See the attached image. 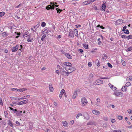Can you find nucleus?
I'll use <instances>...</instances> for the list:
<instances>
[{"label": "nucleus", "instance_id": "423d86ee", "mask_svg": "<svg viewBox=\"0 0 132 132\" xmlns=\"http://www.w3.org/2000/svg\"><path fill=\"white\" fill-rule=\"evenodd\" d=\"M103 83V81L102 80L99 79L97 80L95 82V84L98 85L102 84Z\"/></svg>", "mask_w": 132, "mask_h": 132}, {"label": "nucleus", "instance_id": "aec40b11", "mask_svg": "<svg viewBox=\"0 0 132 132\" xmlns=\"http://www.w3.org/2000/svg\"><path fill=\"white\" fill-rule=\"evenodd\" d=\"M49 88L50 92H53V88L51 85H50L49 86Z\"/></svg>", "mask_w": 132, "mask_h": 132}, {"label": "nucleus", "instance_id": "bb28decb", "mask_svg": "<svg viewBox=\"0 0 132 132\" xmlns=\"http://www.w3.org/2000/svg\"><path fill=\"white\" fill-rule=\"evenodd\" d=\"M30 97V96L29 95H28L27 96H24L22 98V99H26L28 98H29Z\"/></svg>", "mask_w": 132, "mask_h": 132}, {"label": "nucleus", "instance_id": "1a4fd4ad", "mask_svg": "<svg viewBox=\"0 0 132 132\" xmlns=\"http://www.w3.org/2000/svg\"><path fill=\"white\" fill-rule=\"evenodd\" d=\"M93 113L95 115H99L100 114V112L99 111L95 110H92Z\"/></svg>", "mask_w": 132, "mask_h": 132}, {"label": "nucleus", "instance_id": "9d476101", "mask_svg": "<svg viewBox=\"0 0 132 132\" xmlns=\"http://www.w3.org/2000/svg\"><path fill=\"white\" fill-rule=\"evenodd\" d=\"M78 31L77 29H75L74 30V33L73 34V36H75L77 37L78 36Z\"/></svg>", "mask_w": 132, "mask_h": 132}, {"label": "nucleus", "instance_id": "58836bf2", "mask_svg": "<svg viewBox=\"0 0 132 132\" xmlns=\"http://www.w3.org/2000/svg\"><path fill=\"white\" fill-rule=\"evenodd\" d=\"M15 19L17 20H20L21 19V18L20 17L18 16L17 15L15 16Z\"/></svg>", "mask_w": 132, "mask_h": 132}, {"label": "nucleus", "instance_id": "f8f14e48", "mask_svg": "<svg viewBox=\"0 0 132 132\" xmlns=\"http://www.w3.org/2000/svg\"><path fill=\"white\" fill-rule=\"evenodd\" d=\"M65 56L68 59H72V56L70 55L69 53H66L65 54Z\"/></svg>", "mask_w": 132, "mask_h": 132}, {"label": "nucleus", "instance_id": "20e7f679", "mask_svg": "<svg viewBox=\"0 0 132 132\" xmlns=\"http://www.w3.org/2000/svg\"><path fill=\"white\" fill-rule=\"evenodd\" d=\"M113 94L116 96H119L120 97H122L123 93L117 91H114Z\"/></svg>", "mask_w": 132, "mask_h": 132}, {"label": "nucleus", "instance_id": "5701e85b", "mask_svg": "<svg viewBox=\"0 0 132 132\" xmlns=\"http://www.w3.org/2000/svg\"><path fill=\"white\" fill-rule=\"evenodd\" d=\"M121 62L122 65L124 66H125L126 65V63L123 59H121Z\"/></svg>", "mask_w": 132, "mask_h": 132}, {"label": "nucleus", "instance_id": "6ab92c4d", "mask_svg": "<svg viewBox=\"0 0 132 132\" xmlns=\"http://www.w3.org/2000/svg\"><path fill=\"white\" fill-rule=\"evenodd\" d=\"M62 124L63 126L65 127L68 126V123L67 122L65 121H62Z\"/></svg>", "mask_w": 132, "mask_h": 132}, {"label": "nucleus", "instance_id": "603ef678", "mask_svg": "<svg viewBox=\"0 0 132 132\" xmlns=\"http://www.w3.org/2000/svg\"><path fill=\"white\" fill-rule=\"evenodd\" d=\"M27 36V32L25 33L23 35V37H26Z\"/></svg>", "mask_w": 132, "mask_h": 132}, {"label": "nucleus", "instance_id": "13d9d810", "mask_svg": "<svg viewBox=\"0 0 132 132\" xmlns=\"http://www.w3.org/2000/svg\"><path fill=\"white\" fill-rule=\"evenodd\" d=\"M88 65L89 67H91L92 65L91 63V62H89L88 63Z\"/></svg>", "mask_w": 132, "mask_h": 132}, {"label": "nucleus", "instance_id": "338daca9", "mask_svg": "<svg viewBox=\"0 0 132 132\" xmlns=\"http://www.w3.org/2000/svg\"><path fill=\"white\" fill-rule=\"evenodd\" d=\"M15 123L18 124V125H20V123L19 122H18V121H16L15 122Z\"/></svg>", "mask_w": 132, "mask_h": 132}, {"label": "nucleus", "instance_id": "864d4df0", "mask_svg": "<svg viewBox=\"0 0 132 132\" xmlns=\"http://www.w3.org/2000/svg\"><path fill=\"white\" fill-rule=\"evenodd\" d=\"M113 132H122L121 130H114L113 131Z\"/></svg>", "mask_w": 132, "mask_h": 132}, {"label": "nucleus", "instance_id": "69168bd1", "mask_svg": "<svg viewBox=\"0 0 132 132\" xmlns=\"http://www.w3.org/2000/svg\"><path fill=\"white\" fill-rule=\"evenodd\" d=\"M55 72L56 73L58 74H59V73H60V72H59V71L58 70H56L55 71Z\"/></svg>", "mask_w": 132, "mask_h": 132}, {"label": "nucleus", "instance_id": "3c124183", "mask_svg": "<svg viewBox=\"0 0 132 132\" xmlns=\"http://www.w3.org/2000/svg\"><path fill=\"white\" fill-rule=\"evenodd\" d=\"M111 122L113 123H114L116 122V120L114 119H111Z\"/></svg>", "mask_w": 132, "mask_h": 132}, {"label": "nucleus", "instance_id": "b1692460", "mask_svg": "<svg viewBox=\"0 0 132 132\" xmlns=\"http://www.w3.org/2000/svg\"><path fill=\"white\" fill-rule=\"evenodd\" d=\"M83 47L86 49H88V44H84L83 45Z\"/></svg>", "mask_w": 132, "mask_h": 132}, {"label": "nucleus", "instance_id": "f704fd0d", "mask_svg": "<svg viewBox=\"0 0 132 132\" xmlns=\"http://www.w3.org/2000/svg\"><path fill=\"white\" fill-rule=\"evenodd\" d=\"M123 118V117L121 116H119L118 117V118L120 120H122Z\"/></svg>", "mask_w": 132, "mask_h": 132}, {"label": "nucleus", "instance_id": "393cba45", "mask_svg": "<svg viewBox=\"0 0 132 132\" xmlns=\"http://www.w3.org/2000/svg\"><path fill=\"white\" fill-rule=\"evenodd\" d=\"M83 115L82 113H78L77 114V115L76 116V118L77 119H78L80 117H81Z\"/></svg>", "mask_w": 132, "mask_h": 132}, {"label": "nucleus", "instance_id": "37998d69", "mask_svg": "<svg viewBox=\"0 0 132 132\" xmlns=\"http://www.w3.org/2000/svg\"><path fill=\"white\" fill-rule=\"evenodd\" d=\"M128 113L130 114H132V111L130 109H128L127 110Z\"/></svg>", "mask_w": 132, "mask_h": 132}, {"label": "nucleus", "instance_id": "c03bdc74", "mask_svg": "<svg viewBox=\"0 0 132 132\" xmlns=\"http://www.w3.org/2000/svg\"><path fill=\"white\" fill-rule=\"evenodd\" d=\"M124 33L127 34H129V32L128 29H126Z\"/></svg>", "mask_w": 132, "mask_h": 132}, {"label": "nucleus", "instance_id": "2eb2a0df", "mask_svg": "<svg viewBox=\"0 0 132 132\" xmlns=\"http://www.w3.org/2000/svg\"><path fill=\"white\" fill-rule=\"evenodd\" d=\"M27 90L26 88H22L18 89L17 90V92H23Z\"/></svg>", "mask_w": 132, "mask_h": 132}, {"label": "nucleus", "instance_id": "a18cd8bd", "mask_svg": "<svg viewBox=\"0 0 132 132\" xmlns=\"http://www.w3.org/2000/svg\"><path fill=\"white\" fill-rule=\"evenodd\" d=\"M74 121L73 120L69 122V124L71 125H73L74 123Z\"/></svg>", "mask_w": 132, "mask_h": 132}, {"label": "nucleus", "instance_id": "473e14b6", "mask_svg": "<svg viewBox=\"0 0 132 132\" xmlns=\"http://www.w3.org/2000/svg\"><path fill=\"white\" fill-rule=\"evenodd\" d=\"M121 22V20H117L116 22V24L117 25H118L120 24Z\"/></svg>", "mask_w": 132, "mask_h": 132}, {"label": "nucleus", "instance_id": "4d7b16f0", "mask_svg": "<svg viewBox=\"0 0 132 132\" xmlns=\"http://www.w3.org/2000/svg\"><path fill=\"white\" fill-rule=\"evenodd\" d=\"M0 104L1 105H3L2 101V99L1 98H0Z\"/></svg>", "mask_w": 132, "mask_h": 132}, {"label": "nucleus", "instance_id": "4c0bfd02", "mask_svg": "<svg viewBox=\"0 0 132 132\" xmlns=\"http://www.w3.org/2000/svg\"><path fill=\"white\" fill-rule=\"evenodd\" d=\"M10 109L11 110L13 111V112H15L17 111V110L16 109H14L11 107H10Z\"/></svg>", "mask_w": 132, "mask_h": 132}, {"label": "nucleus", "instance_id": "e2e57ef3", "mask_svg": "<svg viewBox=\"0 0 132 132\" xmlns=\"http://www.w3.org/2000/svg\"><path fill=\"white\" fill-rule=\"evenodd\" d=\"M100 62L98 61V62L97 64V65L98 67H99L100 66Z\"/></svg>", "mask_w": 132, "mask_h": 132}, {"label": "nucleus", "instance_id": "79ce46f5", "mask_svg": "<svg viewBox=\"0 0 132 132\" xmlns=\"http://www.w3.org/2000/svg\"><path fill=\"white\" fill-rule=\"evenodd\" d=\"M46 35H43L41 38V40L42 41H43L44 40V39L46 37Z\"/></svg>", "mask_w": 132, "mask_h": 132}, {"label": "nucleus", "instance_id": "a19ab883", "mask_svg": "<svg viewBox=\"0 0 132 132\" xmlns=\"http://www.w3.org/2000/svg\"><path fill=\"white\" fill-rule=\"evenodd\" d=\"M11 100L14 101H17V97H11Z\"/></svg>", "mask_w": 132, "mask_h": 132}, {"label": "nucleus", "instance_id": "4468645a", "mask_svg": "<svg viewBox=\"0 0 132 132\" xmlns=\"http://www.w3.org/2000/svg\"><path fill=\"white\" fill-rule=\"evenodd\" d=\"M29 36V38L27 39V41L28 42H31L32 41L34 38L32 37V36L30 35Z\"/></svg>", "mask_w": 132, "mask_h": 132}, {"label": "nucleus", "instance_id": "de8ad7c7", "mask_svg": "<svg viewBox=\"0 0 132 132\" xmlns=\"http://www.w3.org/2000/svg\"><path fill=\"white\" fill-rule=\"evenodd\" d=\"M56 10L57 11V13H60V12H61L62 11V10H61L60 9H58V8H57L56 9Z\"/></svg>", "mask_w": 132, "mask_h": 132}, {"label": "nucleus", "instance_id": "f03ea898", "mask_svg": "<svg viewBox=\"0 0 132 132\" xmlns=\"http://www.w3.org/2000/svg\"><path fill=\"white\" fill-rule=\"evenodd\" d=\"M50 4H51L48 5L46 7V9L47 10H48L50 9H54V7H57L59 6L58 5H56L57 3L56 2H54L53 3L51 2L50 3Z\"/></svg>", "mask_w": 132, "mask_h": 132}, {"label": "nucleus", "instance_id": "7ed1b4c3", "mask_svg": "<svg viewBox=\"0 0 132 132\" xmlns=\"http://www.w3.org/2000/svg\"><path fill=\"white\" fill-rule=\"evenodd\" d=\"M81 105L83 106H85L88 103V101L86 98L84 97L81 98Z\"/></svg>", "mask_w": 132, "mask_h": 132}, {"label": "nucleus", "instance_id": "2f4dec72", "mask_svg": "<svg viewBox=\"0 0 132 132\" xmlns=\"http://www.w3.org/2000/svg\"><path fill=\"white\" fill-rule=\"evenodd\" d=\"M127 38L128 40L132 39V35H129L127 37Z\"/></svg>", "mask_w": 132, "mask_h": 132}, {"label": "nucleus", "instance_id": "5fc2aeb1", "mask_svg": "<svg viewBox=\"0 0 132 132\" xmlns=\"http://www.w3.org/2000/svg\"><path fill=\"white\" fill-rule=\"evenodd\" d=\"M16 104H17L19 105H22L21 101L17 103Z\"/></svg>", "mask_w": 132, "mask_h": 132}, {"label": "nucleus", "instance_id": "8fccbe9b", "mask_svg": "<svg viewBox=\"0 0 132 132\" xmlns=\"http://www.w3.org/2000/svg\"><path fill=\"white\" fill-rule=\"evenodd\" d=\"M127 26H124L123 29H122V31H125V30L127 28Z\"/></svg>", "mask_w": 132, "mask_h": 132}, {"label": "nucleus", "instance_id": "cd10ccee", "mask_svg": "<svg viewBox=\"0 0 132 132\" xmlns=\"http://www.w3.org/2000/svg\"><path fill=\"white\" fill-rule=\"evenodd\" d=\"M9 124L11 126L13 127V123L10 121H9Z\"/></svg>", "mask_w": 132, "mask_h": 132}, {"label": "nucleus", "instance_id": "9b49d317", "mask_svg": "<svg viewBox=\"0 0 132 132\" xmlns=\"http://www.w3.org/2000/svg\"><path fill=\"white\" fill-rule=\"evenodd\" d=\"M109 85L111 88L113 90H115L117 89V88L116 87H115L114 86L111 84H109Z\"/></svg>", "mask_w": 132, "mask_h": 132}, {"label": "nucleus", "instance_id": "f257e3e1", "mask_svg": "<svg viewBox=\"0 0 132 132\" xmlns=\"http://www.w3.org/2000/svg\"><path fill=\"white\" fill-rule=\"evenodd\" d=\"M64 68L66 71L61 70V72L63 75H65L66 76H68L70 73L72 72L75 70V68L71 66L64 67Z\"/></svg>", "mask_w": 132, "mask_h": 132}, {"label": "nucleus", "instance_id": "c9c22d12", "mask_svg": "<svg viewBox=\"0 0 132 132\" xmlns=\"http://www.w3.org/2000/svg\"><path fill=\"white\" fill-rule=\"evenodd\" d=\"M93 122L92 121H90L88 122L87 123V125H93Z\"/></svg>", "mask_w": 132, "mask_h": 132}, {"label": "nucleus", "instance_id": "09e8293b", "mask_svg": "<svg viewBox=\"0 0 132 132\" xmlns=\"http://www.w3.org/2000/svg\"><path fill=\"white\" fill-rule=\"evenodd\" d=\"M101 79H109V78L108 77H100Z\"/></svg>", "mask_w": 132, "mask_h": 132}, {"label": "nucleus", "instance_id": "e433bc0d", "mask_svg": "<svg viewBox=\"0 0 132 132\" xmlns=\"http://www.w3.org/2000/svg\"><path fill=\"white\" fill-rule=\"evenodd\" d=\"M46 23L44 22H42L41 24V26L43 27H45L46 26Z\"/></svg>", "mask_w": 132, "mask_h": 132}, {"label": "nucleus", "instance_id": "0e129e2a", "mask_svg": "<svg viewBox=\"0 0 132 132\" xmlns=\"http://www.w3.org/2000/svg\"><path fill=\"white\" fill-rule=\"evenodd\" d=\"M90 3L91 2H94V1H95L96 0H88Z\"/></svg>", "mask_w": 132, "mask_h": 132}, {"label": "nucleus", "instance_id": "dca6fc26", "mask_svg": "<svg viewBox=\"0 0 132 132\" xmlns=\"http://www.w3.org/2000/svg\"><path fill=\"white\" fill-rule=\"evenodd\" d=\"M127 88L125 86H122L121 89L122 91L124 92H126L127 91Z\"/></svg>", "mask_w": 132, "mask_h": 132}, {"label": "nucleus", "instance_id": "a211bd4d", "mask_svg": "<svg viewBox=\"0 0 132 132\" xmlns=\"http://www.w3.org/2000/svg\"><path fill=\"white\" fill-rule=\"evenodd\" d=\"M77 96V92L76 91L74 92L72 96V98L73 99H75Z\"/></svg>", "mask_w": 132, "mask_h": 132}, {"label": "nucleus", "instance_id": "c756f323", "mask_svg": "<svg viewBox=\"0 0 132 132\" xmlns=\"http://www.w3.org/2000/svg\"><path fill=\"white\" fill-rule=\"evenodd\" d=\"M127 80L129 81H132V77H128L127 78Z\"/></svg>", "mask_w": 132, "mask_h": 132}, {"label": "nucleus", "instance_id": "ddd939ff", "mask_svg": "<svg viewBox=\"0 0 132 132\" xmlns=\"http://www.w3.org/2000/svg\"><path fill=\"white\" fill-rule=\"evenodd\" d=\"M19 46L18 45H16L15 47H13L12 49V52H14L17 51Z\"/></svg>", "mask_w": 132, "mask_h": 132}, {"label": "nucleus", "instance_id": "7c9ffc66", "mask_svg": "<svg viewBox=\"0 0 132 132\" xmlns=\"http://www.w3.org/2000/svg\"><path fill=\"white\" fill-rule=\"evenodd\" d=\"M132 50V47H130L128 48L126 50V51L127 52H128L129 51H130Z\"/></svg>", "mask_w": 132, "mask_h": 132}, {"label": "nucleus", "instance_id": "052dcab7", "mask_svg": "<svg viewBox=\"0 0 132 132\" xmlns=\"http://www.w3.org/2000/svg\"><path fill=\"white\" fill-rule=\"evenodd\" d=\"M54 104L55 106H57L58 105L57 103L56 102H54Z\"/></svg>", "mask_w": 132, "mask_h": 132}, {"label": "nucleus", "instance_id": "6e6d98bb", "mask_svg": "<svg viewBox=\"0 0 132 132\" xmlns=\"http://www.w3.org/2000/svg\"><path fill=\"white\" fill-rule=\"evenodd\" d=\"M108 66L109 67H110V68H112V65L110 63H108Z\"/></svg>", "mask_w": 132, "mask_h": 132}, {"label": "nucleus", "instance_id": "39448f33", "mask_svg": "<svg viewBox=\"0 0 132 132\" xmlns=\"http://www.w3.org/2000/svg\"><path fill=\"white\" fill-rule=\"evenodd\" d=\"M96 102L95 104V106L96 107H100V104L101 103L100 99L98 98H97L96 99Z\"/></svg>", "mask_w": 132, "mask_h": 132}, {"label": "nucleus", "instance_id": "6e6552de", "mask_svg": "<svg viewBox=\"0 0 132 132\" xmlns=\"http://www.w3.org/2000/svg\"><path fill=\"white\" fill-rule=\"evenodd\" d=\"M83 117L84 119L87 120H88L90 118L89 115L87 113H86L84 114Z\"/></svg>", "mask_w": 132, "mask_h": 132}, {"label": "nucleus", "instance_id": "ea45409f", "mask_svg": "<svg viewBox=\"0 0 132 132\" xmlns=\"http://www.w3.org/2000/svg\"><path fill=\"white\" fill-rule=\"evenodd\" d=\"M5 13L3 12H0V17H2L5 14Z\"/></svg>", "mask_w": 132, "mask_h": 132}, {"label": "nucleus", "instance_id": "c85d7f7f", "mask_svg": "<svg viewBox=\"0 0 132 132\" xmlns=\"http://www.w3.org/2000/svg\"><path fill=\"white\" fill-rule=\"evenodd\" d=\"M8 35V34L6 33V32H4L2 33V35L4 37H6Z\"/></svg>", "mask_w": 132, "mask_h": 132}, {"label": "nucleus", "instance_id": "72a5a7b5", "mask_svg": "<svg viewBox=\"0 0 132 132\" xmlns=\"http://www.w3.org/2000/svg\"><path fill=\"white\" fill-rule=\"evenodd\" d=\"M65 93V90L64 89H62L61 91L60 94L63 95V94H64V93Z\"/></svg>", "mask_w": 132, "mask_h": 132}, {"label": "nucleus", "instance_id": "49530a36", "mask_svg": "<svg viewBox=\"0 0 132 132\" xmlns=\"http://www.w3.org/2000/svg\"><path fill=\"white\" fill-rule=\"evenodd\" d=\"M121 37L122 38L125 39H126V38H127V36L126 35H122L121 36Z\"/></svg>", "mask_w": 132, "mask_h": 132}, {"label": "nucleus", "instance_id": "680f3d73", "mask_svg": "<svg viewBox=\"0 0 132 132\" xmlns=\"http://www.w3.org/2000/svg\"><path fill=\"white\" fill-rule=\"evenodd\" d=\"M17 101H21L22 100V98H20L17 97Z\"/></svg>", "mask_w": 132, "mask_h": 132}, {"label": "nucleus", "instance_id": "412c9836", "mask_svg": "<svg viewBox=\"0 0 132 132\" xmlns=\"http://www.w3.org/2000/svg\"><path fill=\"white\" fill-rule=\"evenodd\" d=\"M22 105L26 104L28 102V100H24L21 101Z\"/></svg>", "mask_w": 132, "mask_h": 132}, {"label": "nucleus", "instance_id": "4be33fe9", "mask_svg": "<svg viewBox=\"0 0 132 132\" xmlns=\"http://www.w3.org/2000/svg\"><path fill=\"white\" fill-rule=\"evenodd\" d=\"M106 8V6L104 4H102V10L103 11H104Z\"/></svg>", "mask_w": 132, "mask_h": 132}, {"label": "nucleus", "instance_id": "0eeeda50", "mask_svg": "<svg viewBox=\"0 0 132 132\" xmlns=\"http://www.w3.org/2000/svg\"><path fill=\"white\" fill-rule=\"evenodd\" d=\"M72 64L71 63L69 62H67L63 63L62 64V65L63 66V67H64V65L65 66V67H67L69 66H72Z\"/></svg>", "mask_w": 132, "mask_h": 132}, {"label": "nucleus", "instance_id": "bf43d9fd", "mask_svg": "<svg viewBox=\"0 0 132 132\" xmlns=\"http://www.w3.org/2000/svg\"><path fill=\"white\" fill-rule=\"evenodd\" d=\"M18 90V89H17V88H12L11 90H16L17 92V90Z\"/></svg>", "mask_w": 132, "mask_h": 132}, {"label": "nucleus", "instance_id": "a878e982", "mask_svg": "<svg viewBox=\"0 0 132 132\" xmlns=\"http://www.w3.org/2000/svg\"><path fill=\"white\" fill-rule=\"evenodd\" d=\"M131 85V83L129 82H127L126 83L125 86L126 87H127L130 86Z\"/></svg>", "mask_w": 132, "mask_h": 132}, {"label": "nucleus", "instance_id": "f3484780", "mask_svg": "<svg viewBox=\"0 0 132 132\" xmlns=\"http://www.w3.org/2000/svg\"><path fill=\"white\" fill-rule=\"evenodd\" d=\"M90 3L89 0H88L87 1H85L83 2L82 3V5L83 6H85V5L89 4Z\"/></svg>", "mask_w": 132, "mask_h": 132}, {"label": "nucleus", "instance_id": "774afa93", "mask_svg": "<svg viewBox=\"0 0 132 132\" xmlns=\"http://www.w3.org/2000/svg\"><path fill=\"white\" fill-rule=\"evenodd\" d=\"M79 50L81 53H82L83 52V50L82 49H79Z\"/></svg>", "mask_w": 132, "mask_h": 132}]
</instances>
